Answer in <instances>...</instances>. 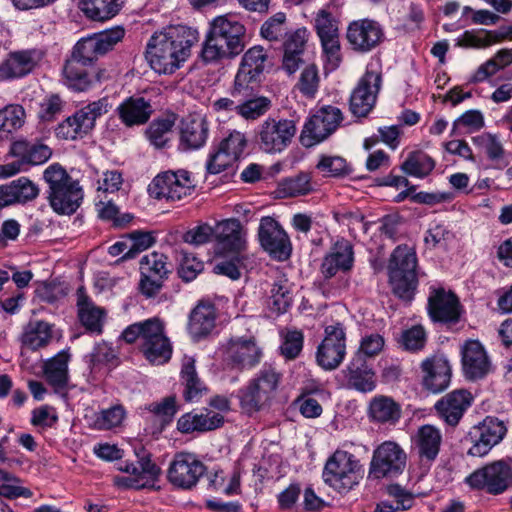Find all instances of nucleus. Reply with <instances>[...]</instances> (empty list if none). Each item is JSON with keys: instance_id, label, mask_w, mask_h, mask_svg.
<instances>
[{"instance_id": "f257e3e1", "label": "nucleus", "mask_w": 512, "mask_h": 512, "mask_svg": "<svg viewBox=\"0 0 512 512\" xmlns=\"http://www.w3.org/2000/svg\"><path fill=\"white\" fill-rule=\"evenodd\" d=\"M125 30L116 26L80 39L74 46L71 58L64 65L63 73L66 84L77 92L88 90L92 85V77L85 66L91 65L120 42Z\"/></svg>"}, {"instance_id": "f03ea898", "label": "nucleus", "mask_w": 512, "mask_h": 512, "mask_svg": "<svg viewBox=\"0 0 512 512\" xmlns=\"http://www.w3.org/2000/svg\"><path fill=\"white\" fill-rule=\"evenodd\" d=\"M196 40L195 30L182 25L171 26L151 36L145 57L155 72L171 74L189 57Z\"/></svg>"}, {"instance_id": "7ed1b4c3", "label": "nucleus", "mask_w": 512, "mask_h": 512, "mask_svg": "<svg viewBox=\"0 0 512 512\" xmlns=\"http://www.w3.org/2000/svg\"><path fill=\"white\" fill-rule=\"evenodd\" d=\"M245 26L232 14L215 17L202 44L201 59L218 63L238 56L245 48Z\"/></svg>"}, {"instance_id": "20e7f679", "label": "nucleus", "mask_w": 512, "mask_h": 512, "mask_svg": "<svg viewBox=\"0 0 512 512\" xmlns=\"http://www.w3.org/2000/svg\"><path fill=\"white\" fill-rule=\"evenodd\" d=\"M121 336L129 344L140 340V350L150 363L164 364L171 358L172 346L164 333V324L158 318L133 323Z\"/></svg>"}, {"instance_id": "39448f33", "label": "nucleus", "mask_w": 512, "mask_h": 512, "mask_svg": "<svg viewBox=\"0 0 512 512\" xmlns=\"http://www.w3.org/2000/svg\"><path fill=\"white\" fill-rule=\"evenodd\" d=\"M49 186L48 200L52 209L61 215L76 212L83 200V190L60 164L54 163L44 171Z\"/></svg>"}, {"instance_id": "423d86ee", "label": "nucleus", "mask_w": 512, "mask_h": 512, "mask_svg": "<svg viewBox=\"0 0 512 512\" xmlns=\"http://www.w3.org/2000/svg\"><path fill=\"white\" fill-rule=\"evenodd\" d=\"M417 256L407 245L397 246L389 259L388 275L393 293L402 300L410 301L418 286L416 273Z\"/></svg>"}, {"instance_id": "0eeeda50", "label": "nucleus", "mask_w": 512, "mask_h": 512, "mask_svg": "<svg viewBox=\"0 0 512 512\" xmlns=\"http://www.w3.org/2000/svg\"><path fill=\"white\" fill-rule=\"evenodd\" d=\"M281 377V373L275 367L268 364L263 365L247 387L239 391L242 409L248 413L260 410L273 397Z\"/></svg>"}, {"instance_id": "6e6552de", "label": "nucleus", "mask_w": 512, "mask_h": 512, "mask_svg": "<svg viewBox=\"0 0 512 512\" xmlns=\"http://www.w3.org/2000/svg\"><path fill=\"white\" fill-rule=\"evenodd\" d=\"M465 482L475 490L500 495L512 488V458L493 461L472 472Z\"/></svg>"}, {"instance_id": "1a4fd4ad", "label": "nucleus", "mask_w": 512, "mask_h": 512, "mask_svg": "<svg viewBox=\"0 0 512 512\" xmlns=\"http://www.w3.org/2000/svg\"><path fill=\"white\" fill-rule=\"evenodd\" d=\"M343 120L341 110L335 106H323L305 123L300 140L305 147H312L332 135Z\"/></svg>"}, {"instance_id": "9d476101", "label": "nucleus", "mask_w": 512, "mask_h": 512, "mask_svg": "<svg viewBox=\"0 0 512 512\" xmlns=\"http://www.w3.org/2000/svg\"><path fill=\"white\" fill-rule=\"evenodd\" d=\"M358 468V461L352 454L336 451L326 462L322 477L334 489L345 492L357 483Z\"/></svg>"}, {"instance_id": "9b49d317", "label": "nucleus", "mask_w": 512, "mask_h": 512, "mask_svg": "<svg viewBox=\"0 0 512 512\" xmlns=\"http://www.w3.org/2000/svg\"><path fill=\"white\" fill-rule=\"evenodd\" d=\"M195 186L187 170L166 171L153 179L149 185V192L156 199L180 201L191 195Z\"/></svg>"}, {"instance_id": "f8f14e48", "label": "nucleus", "mask_w": 512, "mask_h": 512, "mask_svg": "<svg viewBox=\"0 0 512 512\" xmlns=\"http://www.w3.org/2000/svg\"><path fill=\"white\" fill-rule=\"evenodd\" d=\"M296 131L293 120L267 118L258 128L257 143L266 153H280L289 146Z\"/></svg>"}, {"instance_id": "ddd939ff", "label": "nucleus", "mask_w": 512, "mask_h": 512, "mask_svg": "<svg viewBox=\"0 0 512 512\" xmlns=\"http://www.w3.org/2000/svg\"><path fill=\"white\" fill-rule=\"evenodd\" d=\"M325 336L316 352L317 364L324 370H335L346 355V331L342 323L327 325Z\"/></svg>"}, {"instance_id": "4468645a", "label": "nucleus", "mask_w": 512, "mask_h": 512, "mask_svg": "<svg viewBox=\"0 0 512 512\" xmlns=\"http://www.w3.org/2000/svg\"><path fill=\"white\" fill-rule=\"evenodd\" d=\"M206 466L196 455L187 452L176 453L169 464L167 479L174 487L191 490L205 474Z\"/></svg>"}, {"instance_id": "2eb2a0df", "label": "nucleus", "mask_w": 512, "mask_h": 512, "mask_svg": "<svg viewBox=\"0 0 512 512\" xmlns=\"http://www.w3.org/2000/svg\"><path fill=\"white\" fill-rule=\"evenodd\" d=\"M507 428L503 421L494 417H486L481 423L473 426L465 441L470 442L467 453L473 457H482L504 438Z\"/></svg>"}, {"instance_id": "dca6fc26", "label": "nucleus", "mask_w": 512, "mask_h": 512, "mask_svg": "<svg viewBox=\"0 0 512 512\" xmlns=\"http://www.w3.org/2000/svg\"><path fill=\"white\" fill-rule=\"evenodd\" d=\"M382 75L373 65H369L352 91L349 109L356 117H366L373 109L380 91Z\"/></svg>"}, {"instance_id": "f3484780", "label": "nucleus", "mask_w": 512, "mask_h": 512, "mask_svg": "<svg viewBox=\"0 0 512 512\" xmlns=\"http://www.w3.org/2000/svg\"><path fill=\"white\" fill-rule=\"evenodd\" d=\"M223 355L228 367L244 371L257 366L263 352L253 337H233L224 346Z\"/></svg>"}, {"instance_id": "a211bd4d", "label": "nucleus", "mask_w": 512, "mask_h": 512, "mask_svg": "<svg viewBox=\"0 0 512 512\" xmlns=\"http://www.w3.org/2000/svg\"><path fill=\"white\" fill-rule=\"evenodd\" d=\"M406 453L393 441H385L373 452L369 474L374 478L396 477L406 466Z\"/></svg>"}, {"instance_id": "6ab92c4d", "label": "nucleus", "mask_w": 512, "mask_h": 512, "mask_svg": "<svg viewBox=\"0 0 512 512\" xmlns=\"http://www.w3.org/2000/svg\"><path fill=\"white\" fill-rule=\"evenodd\" d=\"M166 259L165 255L158 252H152L141 258L139 289L146 297H153L161 290L169 273Z\"/></svg>"}, {"instance_id": "aec40b11", "label": "nucleus", "mask_w": 512, "mask_h": 512, "mask_svg": "<svg viewBox=\"0 0 512 512\" xmlns=\"http://www.w3.org/2000/svg\"><path fill=\"white\" fill-rule=\"evenodd\" d=\"M262 248L273 258L284 261L290 257L291 243L287 233L272 217H263L258 229Z\"/></svg>"}, {"instance_id": "412c9836", "label": "nucleus", "mask_w": 512, "mask_h": 512, "mask_svg": "<svg viewBox=\"0 0 512 512\" xmlns=\"http://www.w3.org/2000/svg\"><path fill=\"white\" fill-rule=\"evenodd\" d=\"M246 147L245 135L239 131L231 132L219 143L217 150L209 156L206 164L207 171L211 174L224 171L242 156Z\"/></svg>"}, {"instance_id": "4be33fe9", "label": "nucleus", "mask_w": 512, "mask_h": 512, "mask_svg": "<svg viewBox=\"0 0 512 512\" xmlns=\"http://www.w3.org/2000/svg\"><path fill=\"white\" fill-rule=\"evenodd\" d=\"M346 37L354 51L367 53L383 41L384 30L377 21L365 18L351 22Z\"/></svg>"}, {"instance_id": "5701e85b", "label": "nucleus", "mask_w": 512, "mask_h": 512, "mask_svg": "<svg viewBox=\"0 0 512 512\" xmlns=\"http://www.w3.org/2000/svg\"><path fill=\"white\" fill-rule=\"evenodd\" d=\"M422 386L429 392L441 393L451 382L452 369L443 354H434L425 358L421 364Z\"/></svg>"}, {"instance_id": "b1692460", "label": "nucleus", "mask_w": 512, "mask_h": 512, "mask_svg": "<svg viewBox=\"0 0 512 512\" xmlns=\"http://www.w3.org/2000/svg\"><path fill=\"white\" fill-rule=\"evenodd\" d=\"M462 369L465 377L469 380H479L490 373L491 361L484 348L478 340H467L461 347Z\"/></svg>"}, {"instance_id": "393cba45", "label": "nucleus", "mask_w": 512, "mask_h": 512, "mask_svg": "<svg viewBox=\"0 0 512 512\" xmlns=\"http://www.w3.org/2000/svg\"><path fill=\"white\" fill-rule=\"evenodd\" d=\"M119 469L127 473L128 476L120 478L118 484L133 489L152 486L161 472L149 456L141 457L137 463H125Z\"/></svg>"}, {"instance_id": "a878e982", "label": "nucleus", "mask_w": 512, "mask_h": 512, "mask_svg": "<svg viewBox=\"0 0 512 512\" xmlns=\"http://www.w3.org/2000/svg\"><path fill=\"white\" fill-rule=\"evenodd\" d=\"M473 402L466 389H456L439 399L435 405L438 416L449 426L455 427Z\"/></svg>"}, {"instance_id": "bb28decb", "label": "nucleus", "mask_w": 512, "mask_h": 512, "mask_svg": "<svg viewBox=\"0 0 512 512\" xmlns=\"http://www.w3.org/2000/svg\"><path fill=\"white\" fill-rule=\"evenodd\" d=\"M354 263V250L351 242L345 238L338 239L324 256L320 271L325 279L334 277L337 272L351 270Z\"/></svg>"}, {"instance_id": "cd10ccee", "label": "nucleus", "mask_w": 512, "mask_h": 512, "mask_svg": "<svg viewBox=\"0 0 512 512\" xmlns=\"http://www.w3.org/2000/svg\"><path fill=\"white\" fill-rule=\"evenodd\" d=\"M428 311L433 321L455 323L460 318V304L456 295L444 289L435 290L428 299Z\"/></svg>"}, {"instance_id": "c85d7f7f", "label": "nucleus", "mask_w": 512, "mask_h": 512, "mask_svg": "<svg viewBox=\"0 0 512 512\" xmlns=\"http://www.w3.org/2000/svg\"><path fill=\"white\" fill-rule=\"evenodd\" d=\"M214 231L218 254L243 250L245 240L242 236V225L238 219L223 220L216 224Z\"/></svg>"}, {"instance_id": "c756f323", "label": "nucleus", "mask_w": 512, "mask_h": 512, "mask_svg": "<svg viewBox=\"0 0 512 512\" xmlns=\"http://www.w3.org/2000/svg\"><path fill=\"white\" fill-rule=\"evenodd\" d=\"M209 126L205 117L190 114L180 123V145L185 149H199L208 138Z\"/></svg>"}, {"instance_id": "7c9ffc66", "label": "nucleus", "mask_w": 512, "mask_h": 512, "mask_svg": "<svg viewBox=\"0 0 512 512\" xmlns=\"http://www.w3.org/2000/svg\"><path fill=\"white\" fill-rule=\"evenodd\" d=\"M307 38V30L305 28H298L295 31L289 32L282 40L284 52L282 67L288 74L295 73L303 63L302 55Z\"/></svg>"}, {"instance_id": "2f4dec72", "label": "nucleus", "mask_w": 512, "mask_h": 512, "mask_svg": "<svg viewBox=\"0 0 512 512\" xmlns=\"http://www.w3.org/2000/svg\"><path fill=\"white\" fill-rule=\"evenodd\" d=\"M39 59L40 54L35 49L10 53L9 57L0 65V78L23 77L32 72Z\"/></svg>"}, {"instance_id": "473e14b6", "label": "nucleus", "mask_w": 512, "mask_h": 512, "mask_svg": "<svg viewBox=\"0 0 512 512\" xmlns=\"http://www.w3.org/2000/svg\"><path fill=\"white\" fill-rule=\"evenodd\" d=\"M152 113L151 103L143 97H129L116 108L117 116L126 127L146 124Z\"/></svg>"}, {"instance_id": "72a5a7b5", "label": "nucleus", "mask_w": 512, "mask_h": 512, "mask_svg": "<svg viewBox=\"0 0 512 512\" xmlns=\"http://www.w3.org/2000/svg\"><path fill=\"white\" fill-rule=\"evenodd\" d=\"M39 189L27 177H20L9 184L0 186V209L15 203H26L34 200Z\"/></svg>"}, {"instance_id": "f704fd0d", "label": "nucleus", "mask_w": 512, "mask_h": 512, "mask_svg": "<svg viewBox=\"0 0 512 512\" xmlns=\"http://www.w3.org/2000/svg\"><path fill=\"white\" fill-rule=\"evenodd\" d=\"M442 443L439 429L432 425H424L418 429L414 444L421 463L431 464L437 458Z\"/></svg>"}, {"instance_id": "c9c22d12", "label": "nucleus", "mask_w": 512, "mask_h": 512, "mask_svg": "<svg viewBox=\"0 0 512 512\" xmlns=\"http://www.w3.org/2000/svg\"><path fill=\"white\" fill-rule=\"evenodd\" d=\"M266 61L267 55L263 47L254 46L243 55L235 76L249 81L253 86H259Z\"/></svg>"}, {"instance_id": "e433bc0d", "label": "nucleus", "mask_w": 512, "mask_h": 512, "mask_svg": "<svg viewBox=\"0 0 512 512\" xmlns=\"http://www.w3.org/2000/svg\"><path fill=\"white\" fill-rule=\"evenodd\" d=\"M216 311L213 304L200 302L190 313L188 331L194 340L209 335L215 327Z\"/></svg>"}, {"instance_id": "4c0bfd02", "label": "nucleus", "mask_w": 512, "mask_h": 512, "mask_svg": "<svg viewBox=\"0 0 512 512\" xmlns=\"http://www.w3.org/2000/svg\"><path fill=\"white\" fill-rule=\"evenodd\" d=\"M343 372L350 387L361 392H371L374 390L376 386L375 374L367 365L366 360L360 356H353Z\"/></svg>"}, {"instance_id": "58836bf2", "label": "nucleus", "mask_w": 512, "mask_h": 512, "mask_svg": "<svg viewBox=\"0 0 512 512\" xmlns=\"http://www.w3.org/2000/svg\"><path fill=\"white\" fill-rule=\"evenodd\" d=\"M78 316L82 325L91 333L101 334L105 310L96 306L85 294L83 288L77 291Z\"/></svg>"}, {"instance_id": "ea45409f", "label": "nucleus", "mask_w": 512, "mask_h": 512, "mask_svg": "<svg viewBox=\"0 0 512 512\" xmlns=\"http://www.w3.org/2000/svg\"><path fill=\"white\" fill-rule=\"evenodd\" d=\"M253 85L235 76L232 86L226 95L213 102V109L217 112L236 113L243 103Z\"/></svg>"}, {"instance_id": "a19ab883", "label": "nucleus", "mask_w": 512, "mask_h": 512, "mask_svg": "<svg viewBox=\"0 0 512 512\" xmlns=\"http://www.w3.org/2000/svg\"><path fill=\"white\" fill-rule=\"evenodd\" d=\"M224 422L223 416L217 413H186L177 421V428L182 433L194 431L206 432L219 428Z\"/></svg>"}, {"instance_id": "79ce46f5", "label": "nucleus", "mask_w": 512, "mask_h": 512, "mask_svg": "<svg viewBox=\"0 0 512 512\" xmlns=\"http://www.w3.org/2000/svg\"><path fill=\"white\" fill-rule=\"evenodd\" d=\"M292 301V284L285 275L277 276L271 286L268 308L276 315H281L288 311Z\"/></svg>"}, {"instance_id": "37998d69", "label": "nucleus", "mask_w": 512, "mask_h": 512, "mask_svg": "<svg viewBox=\"0 0 512 512\" xmlns=\"http://www.w3.org/2000/svg\"><path fill=\"white\" fill-rule=\"evenodd\" d=\"M181 382L184 386L183 397L187 402H197L206 392V386L198 377L195 360L184 357L181 368Z\"/></svg>"}, {"instance_id": "c03bdc74", "label": "nucleus", "mask_w": 512, "mask_h": 512, "mask_svg": "<svg viewBox=\"0 0 512 512\" xmlns=\"http://www.w3.org/2000/svg\"><path fill=\"white\" fill-rule=\"evenodd\" d=\"M401 416V407L391 397L375 396L369 404V417L381 424H395Z\"/></svg>"}, {"instance_id": "a18cd8bd", "label": "nucleus", "mask_w": 512, "mask_h": 512, "mask_svg": "<svg viewBox=\"0 0 512 512\" xmlns=\"http://www.w3.org/2000/svg\"><path fill=\"white\" fill-rule=\"evenodd\" d=\"M69 360L70 354L63 350L44 363V376L47 382L53 386L55 390L65 388L68 383Z\"/></svg>"}, {"instance_id": "49530a36", "label": "nucleus", "mask_w": 512, "mask_h": 512, "mask_svg": "<svg viewBox=\"0 0 512 512\" xmlns=\"http://www.w3.org/2000/svg\"><path fill=\"white\" fill-rule=\"evenodd\" d=\"M51 339V325L42 320L30 321L21 335L22 345L33 351L46 347Z\"/></svg>"}, {"instance_id": "de8ad7c7", "label": "nucleus", "mask_w": 512, "mask_h": 512, "mask_svg": "<svg viewBox=\"0 0 512 512\" xmlns=\"http://www.w3.org/2000/svg\"><path fill=\"white\" fill-rule=\"evenodd\" d=\"M11 153L25 164L39 165L46 162L52 155L51 149L44 144L18 140L11 146Z\"/></svg>"}, {"instance_id": "09e8293b", "label": "nucleus", "mask_w": 512, "mask_h": 512, "mask_svg": "<svg viewBox=\"0 0 512 512\" xmlns=\"http://www.w3.org/2000/svg\"><path fill=\"white\" fill-rule=\"evenodd\" d=\"M111 105L107 97L93 101L74 113L79 129L88 134L94 127L96 120L108 113Z\"/></svg>"}, {"instance_id": "8fccbe9b", "label": "nucleus", "mask_w": 512, "mask_h": 512, "mask_svg": "<svg viewBox=\"0 0 512 512\" xmlns=\"http://www.w3.org/2000/svg\"><path fill=\"white\" fill-rule=\"evenodd\" d=\"M259 86H253L248 96L245 97L240 108L235 113L237 116L254 121L263 116L271 107V100L259 95Z\"/></svg>"}, {"instance_id": "3c124183", "label": "nucleus", "mask_w": 512, "mask_h": 512, "mask_svg": "<svg viewBox=\"0 0 512 512\" xmlns=\"http://www.w3.org/2000/svg\"><path fill=\"white\" fill-rule=\"evenodd\" d=\"M83 13L95 21H104L114 17L120 10L118 0H80Z\"/></svg>"}, {"instance_id": "603ef678", "label": "nucleus", "mask_w": 512, "mask_h": 512, "mask_svg": "<svg viewBox=\"0 0 512 512\" xmlns=\"http://www.w3.org/2000/svg\"><path fill=\"white\" fill-rule=\"evenodd\" d=\"M26 113L18 104H10L0 109V140L20 129L25 123Z\"/></svg>"}, {"instance_id": "864d4df0", "label": "nucleus", "mask_w": 512, "mask_h": 512, "mask_svg": "<svg viewBox=\"0 0 512 512\" xmlns=\"http://www.w3.org/2000/svg\"><path fill=\"white\" fill-rule=\"evenodd\" d=\"M434 167V160L422 152L410 153L401 165V169L404 173L418 178H424L429 175Z\"/></svg>"}, {"instance_id": "5fc2aeb1", "label": "nucleus", "mask_w": 512, "mask_h": 512, "mask_svg": "<svg viewBox=\"0 0 512 512\" xmlns=\"http://www.w3.org/2000/svg\"><path fill=\"white\" fill-rule=\"evenodd\" d=\"M288 33L287 18L283 12L269 17L260 28V35L270 42H280Z\"/></svg>"}, {"instance_id": "6e6d98bb", "label": "nucleus", "mask_w": 512, "mask_h": 512, "mask_svg": "<svg viewBox=\"0 0 512 512\" xmlns=\"http://www.w3.org/2000/svg\"><path fill=\"white\" fill-rule=\"evenodd\" d=\"M278 191L283 197L306 195L312 191L311 176L309 173L302 172L284 179L280 182Z\"/></svg>"}, {"instance_id": "4d7b16f0", "label": "nucleus", "mask_w": 512, "mask_h": 512, "mask_svg": "<svg viewBox=\"0 0 512 512\" xmlns=\"http://www.w3.org/2000/svg\"><path fill=\"white\" fill-rule=\"evenodd\" d=\"M316 168L326 177H345L352 171L347 161L340 156L322 155Z\"/></svg>"}, {"instance_id": "13d9d810", "label": "nucleus", "mask_w": 512, "mask_h": 512, "mask_svg": "<svg viewBox=\"0 0 512 512\" xmlns=\"http://www.w3.org/2000/svg\"><path fill=\"white\" fill-rule=\"evenodd\" d=\"M174 126V119L170 117L152 121L146 130V136L156 148H162L169 140L168 135Z\"/></svg>"}, {"instance_id": "bf43d9fd", "label": "nucleus", "mask_w": 512, "mask_h": 512, "mask_svg": "<svg viewBox=\"0 0 512 512\" xmlns=\"http://www.w3.org/2000/svg\"><path fill=\"white\" fill-rule=\"evenodd\" d=\"M222 255L227 258L220 260L214 266V272L219 275L227 276L232 280L239 279L241 275L240 267L244 260L242 251L226 252Z\"/></svg>"}, {"instance_id": "052dcab7", "label": "nucleus", "mask_w": 512, "mask_h": 512, "mask_svg": "<svg viewBox=\"0 0 512 512\" xmlns=\"http://www.w3.org/2000/svg\"><path fill=\"white\" fill-rule=\"evenodd\" d=\"M124 417V408L121 405H115L96 414L93 426L98 430H109L119 426Z\"/></svg>"}, {"instance_id": "680f3d73", "label": "nucleus", "mask_w": 512, "mask_h": 512, "mask_svg": "<svg viewBox=\"0 0 512 512\" xmlns=\"http://www.w3.org/2000/svg\"><path fill=\"white\" fill-rule=\"evenodd\" d=\"M64 105L58 94L47 95L39 104L38 118L42 122H52L62 113Z\"/></svg>"}, {"instance_id": "e2e57ef3", "label": "nucleus", "mask_w": 512, "mask_h": 512, "mask_svg": "<svg viewBox=\"0 0 512 512\" xmlns=\"http://www.w3.org/2000/svg\"><path fill=\"white\" fill-rule=\"evenodd\" d=\"M385 340L379 333H370L362 337L360 346L354 356H360L362 359L373 358L377 356L384 348Z\"/></svg>"}, {"instance_id": "0e129e2a", "label": "nucleus", "mask_w": 512, "mask_h": 512, "mask_svg": "<svg viewBox=\"0 0 512 512\" xmlns=\"http://www.w3.org/2000/svg\"><path fill=\"white\" fill-rule=\"evenodd\" d=\"M155 242L154 237L149 232L135 231L129 235V249L122 256V259H132L142 251L151 247Z\"/></svg>"}, {"instance_id": "69168bd1", "label": "nucleus", "mask_w": 512, "mask_h": 512, "mask_svg": "<svg viewBox=\"0 0 512 512\" xmlns=\"http://www.w3.org/2000/svg\"><path fill=\"white\" fill-rule=\"evenodd\" d=\"M315 29L320 39L339 36L338 25L330 12L319 10L315 18Z\"/></svg>"}, {"instance_id": "338daca9", "label": "nucleus", "mask_w": 512, "mask_h": 512, "mask_svg": "<svg viewBox=\"0 0 512 512\" xmlns=\"http://www.w3.org/2000/svg\"><path fill=\"white\" fill-rule=\"evenodd\" d=\"M304 335L299 330L288 331L280 347L281 354L289 360L298 357L303 348Z\"/></svg>"}, {"instance_id": "774afa93", "label": "nucleus", "mask_w": 512, "mask_h": 512, "mask_svg": "<svg viewBox=\"0 0 512 512\" xmlns=\"http://www.w3.org/2000/svg\"><path fill=\"white\" fill-rule=\"evenodd\" d=\"M401 343L407 351L416 352L422 350L426 344L424 328L422 326H413L405 330L402 334Z\"/></svg>"}]
</instances>
